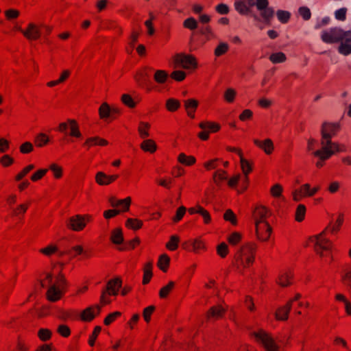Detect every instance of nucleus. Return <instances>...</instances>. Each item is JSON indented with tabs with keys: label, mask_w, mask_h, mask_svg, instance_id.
<instances>
[{
	"label": "nucleus",
	"mask_w": 351,
	"mask_h": 351,
	"mask_svg": "<svg viewBox=\"0 0 351 351\" xmlns=\"http://www.w3.org/2000/svg\"><path fill=\"white\" fill-rule=\"evenodd\" d=\"M341 129L339 123L324 122L321 128V149L313 152V155L322 160L328 159L335 152H339V145L332 143L331 138L335 136Z\"/></svg>",
	"instance_id": "f257e3e1"
},
{
	"label": "nucleus",
	"mask_w": 351,
	"mask_h": 351,
	"mask_svg": "<svg viewBox=\"0 0 351 351\" xmlns=\"http://www.w3.org/2000/svg\"><path fill=\"white\" fill-rule=\"evenodd\" d=\"M343 215L339 214L335 223H330L322 233L310 237L309 241L314 243V250L320 257L330 256L332 243L325 236L329 234H337L343 223Z\"/></svg>",
	"instance_id": "f03ea898"
},
{
	"label": "nucleus",
	"mask_w": 351,
	"mask_h": 351,
	"mask_svg": "<svg viewBox=\"0 0 351 351\" xmlns=\"http://www.w3.org/2000/svg\"><path fill=\"white\" fill-rule=\"evenodd\" d=\"M321 38L325 43L332 44L341 42L338 51L343 56L351 53V30L344 31L339 27H332L322 33Z\"/></svg>",
	"instance_id": "7ed1b4c3"
},
{
	"label": "nucleus",
	"mask_w": 351,
	"mask_h": 351,
	"mask_svg": "<svg viewBox=\"0 0 351 351\" xmlns=\"http://www.w3.org/2000/svg\"><path fill=\"white\" fill-rule=\"evenodd\" d=\"M53 276L50 273H47L44 279L40 281L41 286L45 287L49 286L47 291V298L50 302H57L60 300L66 291L67 282L64 275L60 271L56 278L55 282L52 283Z\"/></svg>",
	"instance_id": "20e7f679"
},
{
	"label": "nucleus",
	"mask_w": 351,
	"mask_h": 351,
	"mask_svg": "<svg viewBox=\"0 0 351 351\" xmlns=\"http://www.w3.org/2000/svg\"><path fill=\"white\" fill-rule=\"evenodd\" d=\"M257 245L249 242L243 245L234 255V263L238 269L250 267L255 259Z\"/></svg>",
	"instance_id": "39448f33"
},
{
	"label": "nucleus",
	"mask_w": 351,
	"mask_h": 351,
	"mask_svg": "<svg viewBox=\"0 0 351 351\" xmlns=\"http://www.w3.org/2000/svg\"><path fill=\"white\" fill-rule=\"evenodd\" d=\"M93 216L89 214L75 215L66 221V227L74 232L82 231L88 223L92 222Z\"/></svg>",
	"instance_id": "423d86ee"
},
{
	"label": "nucleus",
	"mask_w": 351,
	"mask_h": 351,
	"mask_svg": "<svg viewBox=\"0 0 351 351\" xmlns=\"http://www.w3.org/2000/svg\"><path fill=\"white\" fill-rule=\"evenodd\" d=\"M258 343L261 344L267 351H279L278 346L276 343L271 335L263 329L252 332Z\"/></svg>",
	"instance_id": "0eeeda50"
},
{
	"label": "nucleus",
	"mask_w": 351,
	"mask_h": 351,
	"mask_svg": "<svg viewBox=\"0 0 351 351\" xmlns=\"http://www.w3.org/2000/svg\"><path fill=\"white\" fill-rule=\"evenodd\" d=\"M58 131L69 135L71 138H82L80 125L75 119H68L66 121L60 123L58 125Z\"/></svg>",
	"instance_id": "6e6552de"
},
{
	"label": "nucleus",
	"mask_w": 351,
	"mask_h": 351,
	"mask_svg": "<svg viewBox=\"0 0 351 351\" xmlns=\"http://www.w3.org/2000/svg\"><path fill=\"white\" fill-rule=\"evenodd\" d=\"M175 67L181 66L184 69H196L197 61L195 57L190 54L178 53L174 56Z\"/></svg>",
	"instance_id": "1a4fd4ad"
},
{
	"label": "nucleus",
	"mask_w": 351,
	"mask_h": 351,
	"mask_svg": "<svg viewBox=\"0 0 351 351\" xmlns=\"http://www.w3.org/2000/svg\"><path fill=\"white\" fill-rule=\"evenodd\" d=\"M256 234L257 239L261 241H267L269 240L272 232V228L267 221L256 222Z\"/></svg>",
	"instance_id": "9d476101"
},
{
	"label": "nucleus",
	"mask_w": 351,
	"mask_h": 351,
	"mask_svg": "<svg viewBox=\"0 0 351 351\" xmlns=\"http://www.w3.org/2000/svg\"><path fill=\"white\" fill-rule=\"evenodd\" d=\"M183 248L195 254H200L206 250L204 241L199 237L185 242L183 243Z\"/></svg>",
	"instance_id": "9b49d317"
},
{
	"label": "nucleus",
	"mask_w": 351,
	"mask_h": 351,
	"mask_svg": "<svg viewBox=\"0 0 351 351\" xmlns=\"http://www.w3.org/2000/svg\"><path fill=\"white\" fill-rule=\"evenodd\" d=\"M152 71H153L152 68L145 66L136 72L134 80L138 86L144 88L147 85L149 80V72Z\"/></svg>",
	"instance_id": "f8f14e48"
},
{
	"label": "nucleus",
	"mask_w": 351,
	"mask_h": 351,
	"mask_svg": "<svg viewBox=\"0 0 351 351\" xmlns=\"http://www.w3.org/2000/svg\"><path fill=\"white\" fill-rule=\"evenodd\" d=\"M226 308L222 305H215L210 307L206 313V318L208 322H214L223 317Z\"/></svg>",
	"instance_id": "ddd939ff"
},
{
	"label": "nucleus",
	"mask_w": 351,
	"mask_h": 351,
	"mask_svg": "<svg viewBox=\"0 0 351 351\" xmlns=\"http://www.w3.org/2000/svg\"><path fill=\"white\" fill-rule=\"evenodd\" d=\"M23 36L29 40H36L41 36V27L34 23H29L25 30H21Z\"/></svg>",
	"instance_id": "4468645a"
},
{
	"label": "nucleus",
	"mask_w": 351,
	"mask_h": 351,
	"mask_svg": "<svg viewBox=\"0 0 351 351\" xmlns=\"http://www.w3.org/2000/svg\"><path fill=\"white\" fill-rule=\"evenodd\" d=\"M108 202L111 206L120 208L118 210H121V213H124L130 210L132 199L130 197H127L123 199H118L115 197L112 196L109 198Z\"/></svg>",
	"instance_id": "2eb2a0df"
},
{
	"label": "nucleus",
	"mask_w": 351,
	"mask_h": 351,
	"mask_svg": "<svg viewBox=\"0 0 351 351\" xmlns=\"http://www.w3.org/2000/svg\"><path fill=\"white\" fill-rule=\"evenodd\" d=\"M101 312L99 305L90 306L82 311L80 318L82 321L90 322Z\"/></svg>",
	"instance_id": "dca6fc26"
},
{
	"label": "nucleus",
	"mask_w": 351,
	"mask_h": 351,
	"mask_svg": "<svg viewBox=\"0 0 351 351\" xmlns=\"http://www.w3.org/2000/svg\"><path fill=\"white\" fill-rule=\"evenodd\" d=\"M188 212L190 215L198 214L202 219L204 223L208 225L212 221V218L210 213L205 209L203 206L197 204L194 207L189 208Z\"/></svg>",
	"instance_id": "f3484780"
},
{
	"label": "nucleus",
	"mask_w": 351,
	"mask_h": 351,
	"mask_svg": "<svg viewBox=\"0 0 351 351\" xmlns=\"http://www.w3.org/2000/svg\"><path fill=\"white\" fill-rule=\"evenodd\" d=\"M119 178V175H107L102 171H99L95 175V182L97 184L101 186L108 185L114 181H116Z\"/></svg>",
	"instance_id": "a211bd4d"
},
{
	"label": "nucleus",
	"mask_w": 351,
	"mask_h": 351,
	"mask_svg": "<svg viewBox=\"0 0 351 351\" xmlns=\"http://www.w3.org/2000/svg\"><path fill=\"white\" fill-rule=\"evenodd\" d=\"M253 142L256 146L262 149L267 155H270L274 149V143L270 138H266L263 141L254 139Z\"/></svg>",
	"instance_id": "6ab92c4d"
},
{
	"label": "nucleus",
	"mask_w": 351,
	"mask_h": 351,
	"mask_svg": "<svg viewBox=\"0 0 351 351\" xmlns=\"http://www.w3.org/2000/svg\"><path fill=\"white\" fill-rule=\"evenodd\" d=\"M269 210L263 206H259L255 208L253 212V217L256 222L267 221L266 219L270 216Z\"/></svg>",
	"instance_id": "aec40b11"
},
{
	"label": "nucleus",
	"mask_w": 351,
	"mask_h": 351,
	"mask_svg": "<svg viewBox=\"0 0 351 351\" xmlns=\"http://www.w3.org/2000/svg\"><path fill=\"white\" fill-rule=\"evenodd\" d=\"M108 142L107 140L98 136H95L86 138V140L83 143V147H86L87 149H89L94 146L104 147L108 145Z\"/></svg>",
	"instance_id": "412c9836"
},
{
	"label": "nucleus",
	"mask_w": 351,
	"mask_h": 351,
	"mask_svg": "<svg viewBox=\"0 0 351 351\" xmlns=\"http://www.w3.org/2000/svg\"><path fill=\"white\" fill-rule=\"evenodd\" d=\"M293 274L291 270L282 271L278 276L277 282L282 287L290 286L293 282Z\"/></svg>",
	"instance_id": "4be33fe9"
},
{
	"label": "nucleus",
	"mask_w": 351,
	"mask_h": 351,
	"mask_svg": "<svg viewBox=\"0 0 351 351\" xmlns=\"http://www.w3.org/2000/svg\"><path fill=\"white\" fill-rule=\"evenodd\" d=\"M310 193V184H304L299 189H295L293 193V199L295 202H300L304 197H309L308 194Z\"/></svg>",
	"instance_id": "5701e85b"
},
{
	"label": "nucleus",
	"mask_w": 351,
	"mask_h": 351,
	"mask_svg": "<svg viewBox=\"0 0 351 351\" xmlns=\"http://www.w3.org/2000/svg\"><path fill=\"white\" fill-rule=\"evenodd\" d=\"M199 106V101L195 99H189L184 101V107L187 115L191 118H195V111Z\"/></svg>",
	"instance_id": "b1692460"
},
{
	"label": "nucleus",
	"mask_w": 351,
	"mask_h": 351,
	"mask_svg": "<svg viewBox=\"0 0 351 351\" xmlns=\"http://www.w3.org/2000/svg\"><path fill=\"white\" fill-rule=\"evenodd\" d=\"M122 280L119 278L110 280L107 285L106 291L109 295H117L119 289L121 287Z\"/></svg>",
	"instance_id": "393cba45"
},
{
	"label": "nucleus",
	"mask_w": 351,
	"mask_h": 351,
	"mask_svg": "<svg viewBox=\"0 0 351 351\" xmlns=\"http://www.w3.org/2000/svg\"><path fill=\"white\" fill-rule=\"evenodd\" d=\"M291 308V301H288L287 304L282 306L279 307L275 313V317L277 320L285 321L289 317V313Z\"/></svg>",
	"instance_id": "a878e982"
},
{
	"label": "nucleus",
	"mask_w": 351,
	"mask_h": 351,
	"mask_svg": "<svg viewBox=\"0 0 351 351\" xmlns=\"http://www.w3.org/2000/svg\"><path fill=\"white\" fill-rule=\"evenodd\" d=\"M57 317L63 321L66 322L68 320H74L77 318V314L75 311L69 309L64 310L63 308H60L57 311Z\"/></svg>",
	"instance_id": "bb28decb"
},
{
	"label": "nucleus",
	"mask_w": 351,
	"mask_h": 351,
	"mask_svg": "<svg viewBox=\"0 0 351 351\" xmlns=\"http://www.w3.org/2000/svg\"><path fill=\"white\" fill-rule=\"evenodd\" d=\"M142 150L151 154L154 153L157 149V145L155 141L152 139L144 140L140 145Z\"/></svg>",
	"instance_id": "cd10ccee"
},
{
	"label": "nucleus",
	"mask_w": 351,
	"mask_h": 351,
	"mask_svg": "<svg viewBox=\"0 0 351 351\" xmlns=\"http://www.w3.org/2000/svg\"><path fill=\"white\" fill-rule=\"evenodd\" d=\"M199 127L203 130L210 132H217L220 130V125L214 122L202 121L199 123Z\"/></svg>",
	"instance_id": "c85d7f7f"
},
{
	"label": "nucleus",
	"mask_w": 351,
	"mask_h": 351,
	"mask_svg": "<svg viewBox=\"0 0 351 351\" xmlns=\"http://www.w3.org/2000/svg\"><path fill=\"white\" fill-rule=\"evenodd\" d=\"M49 143V136L45 133L38 134L34 140V143L37 147H43Z\"/></svg>",
	"instance_id": "c756f323"
},
{
	"label": "nucleus",
	"mask_w": 351,
	"mask_h": 351,
	"mask_svg": "<svg viewBox=\"0 0 351 351\" xmlns=\"http://www.w3.org/2000/svg\"><path fill=\"white\" fill-rule=\"evenodd\" d=\"M178 161L185 166H192L195 164L196 158L193 156H187L184 153H180L178 156Z\"/></svg>",
	"instance_id": "7c9ffc66"
},
{
	"label": "nucleus",
	"mask_w": 351,
	"mask_h": 351,
	"mask_svg": "<svg viewBox=\"0 0 351 351\" xmlns=\"http://www.w3.org/2000/svg\"><path fill=\"white\" fill-rule=\"evenodd\" d=\"M241 167L244 176H245V181H247V176L252 171V163L247 159L241 156L240 158Z\"/></svg>",
	"instance_id": "2f4dec72"
},
{
	"label": "nucleus",
	"mask_w": 351,
	"mask_h": 351,
	"mask_svg": "<svg viewBox=\"0 0 351 351\" xmlns=\"http://www.w3.org/2000/svg\"><path fill=\"white\" fill-rule=\"evenodd\" d=\"M152 263L149 262L147 263L143 268V284L147 285L148 284L152 277Z\"/></svg>",
	"instance_id": "473e14b6"
},
{
	"label": "nucleus",
	"mask_w": 351,
	"mask_h": 351,
	"mask_svg": "<svg viewBox=\"0 0 351 351\" xmlns=\"http://www.w3.org/2000/svg\"><path fill=\"white\" fill-rule=\"evenodd\" d=\"M110 241L116 245H119L123 241V236L122 230L119 228L112 230L110 235Z\"/></svg>",
	"instance_id": "72a5a7b5"
},
{
	"label": "nucleus",
	"mask_w": 351,
	"mask_h": 351,
	"mask_svg": "<svg viewBox=\"0 0 351 351\" xmlns=\"http://www.w3.org/2000/svg\"><path fill=\"white\" fill-rule=\"evenodd\" d=\"M151 125L147 122L141 121L138 127V132L141 138L145 139L149 136Z\"/></svg>",
	"instance_id": "f704fd0d"
},
{
	"label": "nucleus",
	"mask_w": 351,
	"mask_h": 351,
	"mask_svg": "<svg viewBox=\"0 0 351 351\" xmlns=\"http://www.w3.org/2000/svg\"><path fill=\"white\" fill-rule=\"evenodd\" d=\"M169 256L166 254H163L160 256L157 265L160 268V269H161L164 272H166L169 267Z\"/></svg>",
	"instance_id": "c9c22d12"
},
{
	"label": "nucleus",
	"mask_w": 351,
	"mask_h": 351,
	"mask_svg": "<svg viewBox=\"0 0 351 351\" xmlns=\"http://www.w3.org/2000/svg\"><path fill=\"white\" fill-rule=\"evenodd\" d=\"M180 102L178 99L169 98L167 99L165 103L166 109L171 112L177 111L180 108Z\"/></svg>",
	"instance_id": "e433bc0d"
},
{
	"label": "nucleus",
	"mask_w": 351,
	"mask_h": 351,
	"mask_svg": "<svg viewBox=\"0 0 351 351\" xmlns=\"http://www.w3.org/2000/svg\"><path fill=\"white\" fill-rule=\"evenodd\" d=\"M99 117L101 119H106L108 118H111L112 112H111V108L110 106L104 102L103 103L99 108Z\"/></svg>",
	"instance_id": "4c0bfd02"
},
{
	"label": "nucleus",
	"mask_w": 351,
	"mask_h": 351,
	"mask_svg": "<svg viewBox=\"0 0 351 351\" xmlns=\"http://www.w3.org/2000/svg\"><path fill=\"white\" fill-rule=\"evenodd\" d=\"M168 77L169 74L165 70H156L154 74V80L158 84H165Z\"/></svg>",
	"instance_id": "58836bf2"
},
{
	"label": "nucleus",
	"mask_w": 351,
	"mask_h": 351,
	"mask_svg": "<svg viewBox=\"0 0 351 351\" xmlns=\"http://www.w3.org/2000/svg\"><path fill=\"white\" fill-rule=\"evenodd\" d=\"M245 1L250 9L256 5L258 10H261L269 5L268 0H245Z\"/></svg>",
	"instance_id": "ea45409f"
},
{
	"label": "nucleus",
	"mask_w": 351,
	"mask_h": 351,
	"mask_svg": "<svg viewBox=\"0 0 351 351\" xmlns=\"http://www.w3.org/2000/svg\"><path fill=\"white\" fill-rule=\"evenodd\" d=\"M236 10L243 15H247L250 13V9L248 8L245 1H237L234 3Z\"/></svg>",
	"instance_id": "a19ab883"
},
{
	"label": "nucleus",
	"mask_w": 351,
	"mask_h": 351,
	"mask_svg": "<svg viewBox=\"0 0 351 351\" xmlns=\"http://www.w3.org/2000/svg\"><path fill=\"white\" fill-rule=\"evenodd\" d=\"M143 224V221L138 219L128 218L125 221V226L134 230L141 228Z\"/></svg>",
	"instance_id": "79ce46f5"
},
{
	"label": "nucleus",
	"mask_w": 351,
	"mask_h": 351,
	"mask_svg": "<svg viewBox=\"0 0 351 351\" xmlns=\"http://www.w3.org/2000/svg\"><path fill=\"white\" fill-rule=\"evenodd\" d=\"M259 11L261 12V15L263 17V19H264V21L267 23L269 24L271 20L274 17V9L272 8L268 7V5H267L265 8H263V10H259Z\"/></svg>",
	"instance_id": "37998d69"
},
{
	"label": "nucleus",
	"mask_w": 351,
	"mask_h": 351,
	"mask_svg": "<svg viewBox=\"0 0 351 351\" xmlns=\"http://www.w3.org/2000/svg\"><path fill=\"white\" fill-rule=\"evenodd\" d=\"M175 287V282L173 281L169 282V283L162 287L159 291V296L160 298H166L169 294L172 291Z\"/></svg>",
	"instance_id": "c03bdc74"
},
{
	"label": "nucleus",
	"mask_w": 351,
	"mask_h": 351,
	"mask_svg": "<svg viewBox=\"0 0 351 351\" xmlns=\"http://www.w3.org/2000/svg\"><path fill=\"white\" fill-rule=\"evenodd\" d=\"M306 206L304 204H299L295 210V219L298 222H302L305 217L306 215Z\"/></svg>",
	"instance_id": "a18cd8bd"
},
{
	"label": "nucleus",
	"mask_w": 351,
	"mask_h": 351,
	"mask_svg": "<svg viewBox=\"0 0 351 351\" xmlns=\"http://www.w3.org/2000/svg\"><path fill=\"white\" fill-rule=\"evenodd\" d=\"M48 170L53 172V177L56 179H60L63 175V169L61 166L56 163H52L49 165Z\"/></svg>",
	"instance_id": "49530a36"
},
{
	"label": "nucleus",
	"mask_w": 351,
	"mask_h": 351,
	"mask_svg": "<svg viewBox=\"0 0 351 351\" xmlns=\"http://www.w3.org/2000/svg\"><path fill=\"white\" fill-rule=\"evenodd\" d=\"M58 251V247L55 244H50L45 247L39 250V252L46 256H51Z\"/></svg>",
	"instance_id": "de8ad7c7"
},
{
	"label": "nucleus",
	"mask_w": 351,
	"mask_h": 351,
	"mask_svg": "<svg viewBox=\"0 0 351 351\" xmlns=\"http://www.w3.org/2000/svg\"><path fill=\"white\" fill-rule=\"evenodd\" d=\"M229 50V45L226 43H220L214 51L216 57H220L226 54Z\"/></svg>",
	"instance_id": "09e8293b"
},
{
	"label": "nucleus",
	"mask_w": 351,
	"mask_h": 351,
	"mask_svg": "<svg viewBox=\"0 0 351 351\" xmlns=\"http://www.w3.org/2000/svg\"><path fill=\"white\" fill-rule=\"evenodd\" d=\"M180 238L177 235H172L169 241L166 243V247L171 251H175L178 247Z\"/></svg>",
	"instance_id": "8fccbe9b"
},
{
	"label": "nucleus",
	"mask_w": 351,
	"mask_h": 351,
	"mask_svg": "<svg viewBox=\"0 0 351 351\" xmlns=\"http://www.w3.org/2000/svg\"><path fill=\"white\" fill-rule=\"evenodd\" d=\"M270 61L274 64L284 62L287 60L285 54L282 52L271 53L269 56Z\"/></svg>",
	"instance_id": "3c124183"
},
{
	"label": "nucleus",
	"mask_w": 351,
	"mask_h": 351,
	"mask_svg": "<svg viewBox=\"0 0 351 351\" xmlns=\"http://www.w3.org/2000/svg\"><path fill=\"white\" fill-rule=\"evenodd\" d=\"M242 240V234L238 232H234L230 234L227 241L232 245H236L239 243Z\"/></svg>",
	"instance_id": "603ef678"
},
{
	"label": "nucleus",
	"mask_w": 351,
	"mask_h": 351,
	"mask_svg": "<svg viewBox=\"0 0 351 351\" xmlns=\"http://www.w3.org/2000/svg\"><path fill=\"white\" fill-rule=\"evenodd\" d=\"M227 179V172L222 169L217 170L213 174V180L218 184L220 182Z\"/></svg>",
	"instance_id": "864d4df0"
},
{
	"label": "nucleus",
	"mask_w": 351,
	"mask_h": 351,
	"mask_svg": "<svg viewBox=\"0 0 351 351\" xmlns=\"http://www.w3.org/2000/svg\"><path fill=\"white\" fill-rule=\"evenodd\" d=\"M52 332L49 329L40 328L38 331V337L43 341H47L51 338Z\"/></svg>",
	"instance_id": "5fc2aeb1"
},
{
	"label": "nucleus",
	"mask_w": 351,
	"mask_h": 351,
	"mask_svg": "<svg viewBox=\"0 0 351 351\" xmlns=\"http://www.w3.org/2000/svg\"><path fill=\"white\" fill-rule=\"evenodd\" d=\"M236 95L237 91L234 88H229L224 92L223 97L226 102L230 104L234 102Z\"/></svg>",
	"instance_id": "6e6d98bb"
},
{
	"label": "nucleus",
	"mask_w": 351,
	"mask_h": 351,
	"mask_svg": "<svg viewBox=\"0 0 351 351\" xmlns=\"http://www.w3.org/2000/svg\"><path fill=\"white\" fill-rule=\"evenodd\" d=\"M228 246L223 242L217 246V253L221 258H225L228 254Z\"/></svg>",
	"instance_id": "4d7b16f0"
},
{
	"label": "nucleus",
	"mask_w": 351,
	"mask_h": 351,
	"mask_svg": "<svg viewBox=\"0 0 351 351\" xmlns=\"http://www.w3.org/2000/svg\"><path fill=\"white\" fill-rule=\"evenodd\" d=\"M223 219L227 221H230L234 226L237 224V217L231 209H228L225 212Z\"/></svg>",
	"instance_id": "13d9d810"
},
{
	"label": "nucleus",
	"mask_w": 351,
	"mask_h": 351,
	"mask_svg": "<svg viewBox=\"0 0 351 351\" xmlns=\"http://www.w3.org/2000/svg\"><path fill=\"white\" fill-rule=\"evenodd\" d=\"M34 150L33 144L31 142L26 141L22 143L19 147V151L23 154H27Z\"/></svg>",
	"instance_id": "bf43d9fd"
},
{
	"label": "nucleus",
	"mask_w": 351,
	"mask_h": 351,
	"mask_svg": "<svg viewBox=\"0 0 351 351\" xmlns=\"http://www.w3.org/2000/svg\"><path fill=\"white\" fill-rule=\"evenodd\" d=\"M276 15L282 23H287L291 17V14L289 12L280 10L277 11Z\"/></svg>",
	"instance_id": "052dcab7"
},
{
	"label": "nucleus",
	"mask_w": 351,
	"mask_h": 351,
	"mask_svg": "<svg viewBox=\"0 0 351 351\" xmlns=\"http://www.w3.org/2000/svg\"><path fill=\"white\" fill-rule=\"evenodd\" d=\"M47 171V169H38L31 176L30 179L32 182H37L41 180L46 175Z\"/></svg>",
	"instance_id": "680f3d73"
},
{
	"label": "nucleus",
	"mask_w": 351,
	"mask_h": 351,
	"mask_svg": "<svg viewBox=\"0 0 351 351\" xmlns=\"http://www.w3.org/2000/svg\"><path fill=\"white\" fill-rule=\"evenodd\" d=\"M186 211V208L184 206H180L177 210L176 215L173 217L172 220L173 223H176L179 222L184 217Z\"/></svg>",
	"instance_id": "e2e57ef3"
},
{
	"label": "nucleus",
	"mask_w": 351,
	"mask_h": 351,
	"mask_svg": "<svg viewBox=\"0 0 351 351\" xmlns=\"http://www.w3.org/2000/svg\"><path fill=\"white\" fill-rule=\"evenodd\" d=\"M155 309H156V307L153 305L149 306L146 307L145 308H144V310L143 311V316L145 321L147 323H149L150 322L151 316L153 314V313L154 312Z\"/></svg>",
	"instance_id": "0e129e2a"
},
{
	"label": "nucleus",
	"mask_w": 351,
	"mask_h": 351,
	"mask_svg": "<svg viewBox=\"0 0 351 351\" xmlns=\"http://www.w3.org/2000/svg\"><path fill=\"white\" fill-rule=\"evenodd\" d=\"M183 26L190 30H194L197 27V22L194 18L190 17L184 20Z\"/></svg>",
	"instance_id": "69168bd1"
},
{
	"label": "nucleus",
	"mask_w": 351,
	"mask_h": 351,
	"mask_svg": "<svg viewBox=\"0 0 351 351\" xmlns=\"http://www.w3.org/2000/svg\"><path fill=\"white\" fill-rule=\"evenodd\" d=\"M122 102L128 107L133 108L136 106V102L134 101L131 95L128 94H123L121 96Z\"/></svg>",
	"instance_id": "338daca9"
},
{
	"label": "nucleus",
	"mask_w": 351,
	"mask_h": 351,
	"mask_svg": "<svg viewBox=\"0 0 351 351\" xmlns=\"http://www.w3.org/2000/svg\"><path fill=\"white\" fill-rule=\"evenodd\" d=\"M57 332L63 337H68L71 335V329L67 325L60 324L57 328Z\"/></svg>",
	"instance_id": "774afa93"
}]
</instances>
